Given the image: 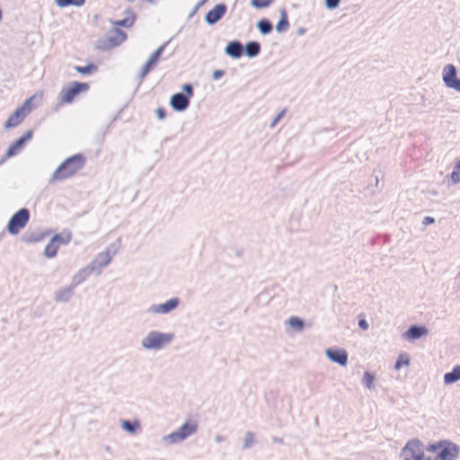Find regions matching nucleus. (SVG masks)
Here are the masks:
<instances>
[{"label":"nucleus","instance_id":"obj_1","mask_svg":"<svg viewBox=\"0 0 460 460\" xmlns=\"http://www.w3.org/2000/svg\"><path fill=\"white\" fill-rule=\"evenodd\" d=\"M84 164V158L81 155H73L65 160L54 172L52 181H62L76 174Z\"/></svg>","mask_w":460,"mask_h":460},{"label":"nucleus","instance_id":"obj_2","mask_svg":"<svg viewBox=\"0 0 460 460\" xmlns=\"http://www.w3.org/2000/svg\"><path fill=\"white\" fill-rule=\"evenodd\" d=\"M427 452L435 454L433 460H455L459 455V447L449 440H440L437 443L429 444Z\"/></svg>","mask_w":460,"mask_h":460},{"label":"nucleus","instance_id":"obj_3","mask_svg":"<svg viewBox=\"0 0 460 460\" xmlns=\"http://www.w3.org/2000/svg\"><path fill=\"white\" fill-rule=\"evenodd\" d=\"M42 97V92L33 94L27 99L22 106L17 108L13 113L5 121L4 127L6 128H13L18 126L22 121L31 112L33 108L36 106L34 102H39Z\"/></svg>","mask_w":460,"mask_h":460},{"label":"nucleus","instance_id":"obj_4","mask_svg":"<svg viewBox=\"0 0 460 460\" xmlns=\"http://www.w3.org/2000/svg\"><path fill=\"white\" fill-rule=\"evenodd\" d=\"M90 86L87 83L72 82L62 88L59 93V102L62 104L72 103L81 93L88 92Z\"/></svg>","mask_w":460,"mask_h":460},{"label":"nucleus","instance_id":"obj_5","mask_svg":"<svg viewBox=\"0 0 460 460\" xmlns=\"http://www.w3.org/2000/svg\"><path fill=\"white\" fill-rule=\"evenodd\" d=\"M127 39V34L119 29L111 31L105 39L97 42L96 48L101 50H107L120 45Z\"/></svg>","mask_w":460,"mask_h":460},{"label":"nucleus","instance_id":"obj_6","mask_svg":"<svg viewBox=\"0 0 460 460\" xmlns=\"http://www.w3.org/2000/svg\"><path fill=\"white\" fill-rule=\"evenodd\" d=\"M30 219V213L27 208H21L9 220L7 229L12 234H16L22 229Z\"/></svg>","mask_w":460,"mask_h":460},{"label":"nucleus","instance_id":"obj_7","mask_svg":"<svg viewBox=\"0 0 460 460\" xmlns=\"http://www.w3.org/2000/svg\"><path fill=\"white\" fill-rule=\"evenodd\" d=\"M172 339V335L150 332L143 341L142 344L146 349H160L169 343Z\"/></svg>","mask_w":460,"mask_h":460},{"label":"nucleus","instance_id":"obj_8","mask_svg":"<svg viewBox=\"0 0 460 460\" xmlns=\"http://www.w3.org/2000/svg\"><path fill=\"white\" fill-rule=\"evenodd\" d=\"M197 424L194 421H188L184 423L177 431L171 433L165 438V440L170 443L180 442L190 435L194 434L197 430Z\"/></svg>","mask_w":460,"mask_h":460},{"label":"nucleus","instance_id":"obj_9","mask_svg":"<svg viewBox=\"0 0 460 460\" xmlns=\"http://www.w3.org/2000/svg\"><path fill=\"white\" fill-rule=\"evenodd\" d=\"M226 6L224 4H218L206 14V21L209 24H214L219 21L226 13Z\"/></svg>","mask_w":460,"mask_h":460},{"label":"nucleus","instance_id":"obj_10","mask_svg":"<svg viewBox=\"0 0 460 460\" xmlns=\"http://www.w3.org/2000/svg\"><path fill=\"white\" fill-rule=\"evenodd\" d=\"M327 357L333 362L341 366H346L348 361V353L343 349H329L326 350Z\"/></svg>","mask_w":460,"mask_h":460},{"label":"nucleus","instance_id":"obj_11","mask_svg":"<svg viewBox=\"0 0 460 460\" xmlns=\"http://www.w3.org/2000/svg\"><path fill=\"white\" fill-rule=\"evenodd\" d=\"M179 305L178 298H172L164 304L153 305L151 311L155 314H167L175 309Z\"/></svg>","mask_w":460,"mask_h":460},{"label":"nucleus","instance_id":"obj_12","mask_svg":"<svg viewBox=\"0 0 460 460\" xmlns=\"http://www.w3.org/2000/svg\"><path fill=\"white\" fill-rule=\"evenodd\" d=\"M163 50H164V48L160 47L150 56L147 62L144 65V66L142 68V72H141L142 76L146 75L149 73V71L152 70L155 66V65L157 64V62L161 57Z\"/></svg>","mask_w":460,"mask_h":460},{"label":"nucleus","instance_id":"obj_13","mask_svg":"<svg viewBox=\"0 0 460 460\" xmlns=\"http://www.w3.org/2000/svg\"><path fill=\"white\" fill-rule=\"evenodd\" d=\"M170 103L175 111H183L189 106L190 100L182 93H175L172 96Z\"/></svg>","mask_w":460,"mask_h":460},{"label":"nucleus","instance_id":"obj_14","mask_svg":"<svg viewBox=\"0 0 460 460\" xmlns=\"http://www.w3.org/2000/svg\"><path fill=\"white\" fill-rule=\"evenodd\" d=\"M32 137V132L31 130L27 131L22 137H21L16 142H14L8 149V155H15L23 144L30 140Z\"/></svg>","mask_w":460,"mask_h":460},{"label":"nucleus","instance_id":"obj_15","mask_svg":"<svg viewBox=\"0 0 460 460\" xmlns=\"http://www.w3.org/2000/svg\"><path fill=\"white\" fill-rule=\"evenodd\" d=\"M456 71L453 65H447L443 69V80L447 86H450L451 83L456 80Z\"/></svg>","mask_w":460,"mask_h":460},{"label":"nucleus","instance_id":"obj_16","mask_svg":"<svg viewBox=\"0 0 460 460\" xmlns=\"http://www.w3.org/2000/svg\"><path fill=\"white\" fill-rule=\"evenodd\" d=\"M72 238V234L70 231H63L52 237V241L55 242L58 247L62 244H67Z\"/></svg>","mask_w":460,"mask_h":460},{"label":"nucleus","instance_id":"obj_17","mask_svg":"<svg viewBox=\"0 0 460 460\" xmlns=\"http://www.w3.org/2000/svg\"><path fill=\"white\" fill-rule=\"evenodd\" d=\"M135 22V15L132 12H128L127 17L121 20H116L112 22L114 26H120L125 28H129L133 25Z\"/></svg>","mask_w":460,"mask_h":460},{"label":"nucleus","instance_id":"obj_18","mask_svg":"<svg viewBox=\"0 0 460 460\" xmlns=\"http://www.w3.org/2000/svg\"><path fill=\"white\" fill-rule=\"evenodd\" d=\"M428 332L425 327L411 326L406 332V336L409 339H418Z\"/></svg>","mask_w":460,"mask_h":460},{"label":"nucleus","instance_id":"obj_19","mask_svg":"<svg viewBox=\"0 0 460 460\" xmlns=\"http://www.w3.org/2000/svg\"><path fill=\"white\" fill-rule=\"evenodd\" d=\"M460 380V366L453 368L452 372L447 373L444 376V382L446 384H452Z\"/></svg>","mask_w":460,"mask_h":460},{"label":"nucleus","instance_id":"obj_20","mask_svg":"<svg viewBox=\"0 0 460 460\" xmlns=\"http://www.w3.org/2000/svg\"><path fill=\"white\" fill-rule=\"evenodd\" d=\"M243 48L239 42H231L226 48L228 55L234 58H239L242 55Z\"/></svg>","mask_w":460,"mask_h":460},{"label":"nucleus","instance_id":"obj_21","mask_svg":"<svg viewBox=\"0 0 460 460\" xmlns=\"http://www.w3.org/2000/svg\"><path fill=\"white\" fill-rule=\"evenodd\" d=\"M289 27L288 15L285 10L281 11V18L276 25V30L279 32L286 31Z\"/></svg>","mask_w":460,"mask_h":460},{"label":"nucleus","instance_id":"obj_22","mask_svg":"<svg viewBox=\"0 0 460 460\" xmlns=\"http://www.w3.org/2000/svg\"><path fill=\"white\" fill-rule=\"evenodd\" d=\"M260 49H261L260 44L255 41H251V42L247 43L245 46V51L249 57H255L256 55L259 54Z\"/></svg>","mask_w":460,"mask_h":460},{"label":"nucleus","instance_id":"obj_23","mask_svg":"<svg viewBox=\"0 0 460 460\" xmlns=\"http://www.w3.org/2000/svg\"><path fill=\"white\" fill-rule=\"evenodd\" d=\"M58 249V245L50 240V242L45 247L44 253L48 258H53L57 255Z\"/></svg>","mask_w":460,"mask_h":460},{"label":"nucleus","instance_id":"obj_24","mask_svg":"<svg viewBox=\"0 0 460 460\" xmlns=\"http://www.w3.org/2000/svg\"><path fill=\"white\" fill-rule=\"evenodd\" d=\"M85 0H55L58 6L63 8L69 5L82 6Z\"/></svg>","mask_w":460,"mask_h":460},{"label":"nucleus","instance_id":"obj_25","mask_svg":"<svg viewBox=\"0 0 460 460\" xmlns=\"http://www.w3.org/2000/svg\"><path fill=\"white\" fill-rule=\"evenodd\" d=\"M75 70L82 75H89L96 72L98 70V66L91 63L85 66H75Z\"/></svg>","mask_w":460,"mask_h":460},{"label":"nucleus","instance_id":"obj_26","mask_svg":"<svg viewBox=\"0 0 460 460\" xmlns=\"http://www.w3.org/2000/svg\"><path fill=\"white\" fill-rule=\"evenodd\" d=\"M73 290L70 288L59 290L57 295L56 298L58 301H66L72 296Z\"/></svg>","mask_w":460,"mask_h":460},{"label":"nucleus","instance_id":"obj_27","mask_svg":"<svg viewBox=\"0 0 460 460\" xmlns=\"http://www.w3.org/2000/svg\"><path fill=\"white\" fill-rule=\"evenodd\" d=\"M258 28L261 31V33L267 34L271 31L272 25L271 23L267 20H261L258 23Z\"/></svg>","mask_w":460,"mask_h":460},{"label":"nucleus","instance_id":"obj_28","mask_svg":"<svg viewBox=\"0 0 460 460\" xmlns=\"http://www.w3.org/2000/svg\"><path fill=\"white\" fill-rule=\"evenodd\" d=\"M410 364V359L408 355L401 354L395 363V369H400L402 367H406Z\"/></svg>","mask_w":460,"mask_h":460},{"label":"nucleus","instance_id":"obj_29","mask_svg":"<svg viewBox=\"0 0 460 460\" xmlns=\"http://www.w3.org/2000/svg\"><path fill=\"white\" fill-rule=\"evenodd\" d=\"M288 323H289V325H290L292 328H294V329H296V330H297V331H302V330H303V328H304V323H303V321H302L301 319H299L298 317H296V316L291 317V318L289 319Z\"/></svg>","mask_w":460,"mask_h":460},{"label":"nucleus","instance_id":"obj_30","mask_svg":"<svg viewBox=\"0 0 460 460\" xmlns=\"http://www.w3.org/2000/svg\"><path fill=\"white\" fill-rule=\"evenodd\" d=\"M450 177L454 183L460 181V160L456 163L455 170L452 172Z\"/></svg>","mask_w":460,"mask_h":460},{"label":"nucleus","instance_id":"obj_31","mask_svg":"<svg viewBox=\"0 0 460 460\" xmlns=\"http://www.w3.org/2000/svg\"><path fill=\"white\" fill-rule=\"evenodd\" d=\"M273 0H252V4L256 8H264L269 6Z\"/></svg>","mask_w":460,"mask_h":460},{"label":"nucleus","instance_id":"obj_32","mask_svg":"<svg viewBox=\"0 0 460 460\" xmlns=\"http://www.w3.org/2000/svg\"><path fill=\"white\" fill-rule=\"evenodd\" d=\"M363 382L368 388H372L374 383V376L369 372H365Z\"/></svg>","mask_w":460,"mask_h":460},{"label":"nucleus","instance_id":"obj_33","mask_svg":"<svg viewBox=\"0 0 460 460\" xmlns=\"http://www.w3.org/2000/svg\"><path fill=\"white\" fill-rule=\"evenodd\" d=\"M122 426L126 430L129 432H134L139 427L137 422L131 423L129 421H124Z\"/></svg>","mask_w":460,"mask_h":460},{"label":"nucleus","instance_id":"obj_34","mask_svg":"<svg viewBox=\"0 0 460 460\" xmlns=\"http://www.w3.org/2000/svg\"><path fill=\"white\" fill-rule=\"evenodd\" d=\"M99 258L103 260V265H107L111 261L109 252L100 253Z\"/></svg>","mask_w":460,"mask_h":460},{"label":"nucleus","instance_id":"obj_35","mask_svg":"<svg viewBox=\"0 0 460 460\" xmlns=\"http://www.w3.org/2000/svg\"><path fill=\"white\" fill-rule=\"evenodd\" d=\"M326 6L329 8H335L338 6L340 0H325Z\"/></svg>","mask_w":460,"mask_h":460},{"label":"nucleus","instance_id":"obj_36","mask_svg":"<svg viewBox=\"0 0 460 460\" xmlns=\"http://www.w3.org/2000/svg\"><path fill=\"white\" fill-rule=\"evenodd\" d=\"M449 87L460 92V79L456 78V80L451 83Z\"/></svg>","mask_w":460,"mask_h":460},{"label":"nucleus","instance_id":"obj_37","mask_svg":"<svg viewBox=\"0 0 460 460\" xmlns=\"http://www.w3.org/2000/svg\"><path fill=\"white\" fill-rule=\"evenodd\" d=\"M183 90L187 93V97L190 98L192 96L193 94V92H192V87L190 84H184L183 85Z\"/></svg>","mask_w":460,"mask_h":460},{"label":"nucleus","instance_id":"obj_38","mask_svg":"<svg viewBox=\"0 0 460 460\" xmlns=\"http://www.w3.org/2000/svg\"><path fill=\"white\" fill-rule=\"evenodd\" d=\"M358 326H359L362 330H364V331L367 330V328H368V324H367V321H366L364 318H362V319H360V320H359V322H358Z\"/></svg>","mask_w":460,"mask_h":460},{"label":"nucleus","instance_id":"obj_39","mask_svg":"<svg viewBox=\"0 0 460 460\" xmlns=\"http://www.w3.org/2000/svg\"><path fill=\"white\" fill-rule=\"evenodd\" d=\"M156 115L160 119H163L165 117V111L163 108H158L156 110Z\"/></svg>","mask_w":460,"mask_h":460},{"label":"nucleus","instance_id":"obj_40","mask_svg":"<svg viewBox=\"0 0 460 460\" xmlns=\"http://www.w3.org/2000/svg\"><path fill=\"white\" fill-rule=\"evenodd\" d=\"M223 75H224V71H222V70H216V71H214V73H213V78H214L215 80H217V79H219L220 77H222V76H223Z\"/></svg>","mask_w":460,"mask_h":460},{"label":"nucleus","instance_id":"obj_41","mask_svg":"<svg viewBox=\"0 0 460 460\" xmlns=\"http://www.w3.org/2000/svg\"><path fill=\"white\" fill-rule=\"evenodd\" d=\"M434 223V218L431 217H425L423 218V225L428 226L429 224Z\"/></svg>","mask_w":460,"mask_h":460}]
</instances>
